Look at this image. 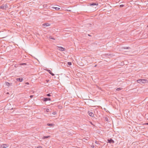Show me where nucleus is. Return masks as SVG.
I'll use <instances>...</instances> for the list:
<instances>
[{"mask_svg":"<svg viewBox=\"0 0 148 148\" xmlns=\"http://www.w3.org/2000/svg\"><path fill=\"white\" fill-rule=\"evenodd\" d=\"M33 97V95H30V97L31 98H32Z\"/></svg>","mask_w":148,"mask_h":148,"instance_id":"28","label":"nucleus"},{"mask_svg":"<svg viewBox=\"0 0 148 148\" xmlns=\"http://www.w3.org/2000/svg\"><path fill=\"white\" fill-rule=\"evenodd\" d=\"M95 143L97 144H98V141H95Z\"/></svg>","mask_w":148,"mask_h":148,"instance_id":"30","label":"nucleus"},{"mask_svg":"<svg viewBox=\"0 0 148 148\" xmlns=\"http://www.w3.org/2000/svg\"><path fill=\"white\" fill-rule=\"evenodd\" d=\"M7 8V5L6 4H3L2 5L0 6V9L6 10Z\"/></svg>","mask_w":148,"mask_h":148,"instance_id":"2","label":"nucleus"},{"mask_svg":"<svg viewBox=\"0 0 148 148\" xmlns=\"http://www.w3.org/2000/svg\"><path fill=\"white\" fill-rule=\"evenodd\" d=\"M107 142L110 143H114V141L111 138H110L107 140Z\"/></svg>","mask_w":148,"mask_h":148,"instance_id":"3","label":"nucleus"},{"mask_svg":"<svg viewBox=\"0 0 148 148\" xmlns=\"http://www.w3.org/2000/svg\"><path fill=\"white\" fill-rule=\"evenodd\" d=\"M49 79L46 80V81L47 82H48L49 81Z\"/></svg>","mask_w":148,"mask_h":148,"instance_id":"31","label":"nucleus"},{"mask_svg":"<svg viewBox=\"0 0 148 148\" xmlns=\"http://www.w3.org/2000/svg\"><path fill=\"white\" fill-rule=\"evenodd\" d=\"M88 36H91L89 34H88Z\"/></svg>","mask_w":148,"mask_h":148,"instance_id":"36","label":"nucleus"},{"mask_svg":"<svg viewBox=\"0 0 148 148\" xmlns=\"http://www.w3.org/2000/svg\"><path fill=\"white\" fill-rule=\"evenodd\" d=\"M122 89V88H117L116 89V90L117 91H119V90H121Z\"/></svg>","mask_w":148,"mask_h":148,"instance_id":"15","label":"nucleus"},{"mask_svg":"<svg viewBox=\"0 0 148 148\" xmlns=\"http://www.w3.org/2000/svg\"><path fill=\"white\" fill-rule=\"evenodd\" d=\"M8 93H8V92H7V94H8Z\"/></svg>","mask_w":148,"mask_h":148,"instance_id":"37","label":"nucleus"},{"mask_svg":"<svg viewBox=\"0 0 148 148\" xmlns=\"http://www.w3.org/2000/svg\"><path fill=\"white\" fill-rule=\"evenodd\" d=\"M47 96L48 97H50L51 96V95L50 94V93H49L47 94Z\"/></svg>","mask_w":148,"mask_h":148,"instance_id":"21","label":"nucleus"},{"mask_svg":"<svg viewBox=\"0 0 148 148\" xmlns=\"http://www.w3.org/2000/svg\"><path fill=\"white\" fill-rule=\"evenodd\" d=\"M50 100L51 99L50 98H45L43 99L44 101H50Z\"/></svg>","mask_w":148,"mask_h":148,"instance_id":"7","label":"nucleus"},{"mask_svg":"<svg viewBox=\"0 0 148 148\" xmlns=\"http://www.w3.org/2000/svg\"><path fill=\"white\" fill-rule=\"evenodd\" d=\"M106 120L107 121H108V119L107 118V119H106Z\"/></svg>","mask_w":148,"mask_h":148,"instance_id":"34","label":"nucleus"},{"mask_svg":"<svg viewBox=\"0 0 148 148\" xmlns=\"http://www.w3.org/2000/svg\"><path fill=\"white\" fill-rule=\"evenodd\" d=\"M124 6V5H120V6H119L120 7V8L123 7Z\"/></svg>","mask_w":148,"mask_h":148,"instance_id":"22","label":"nucleus"},{"mask_svg":"<svg viewBox=\"0 0 148 148\" xmlns=\"http://www.w3.org/2000/svg\"><path fill=\"white\" fill-rule=\"evenodd\" d=\"M50 74H51V75H52V76H54V75H54L53 73L52 72V73H51Z\"/></svg>","mask_w":148,"mask_h":148,"instance_id":"23","label":"nucleus"},{"mask_svg":"<svg viewBox=\"0 0 148 148\" xmlns=\"http://www.w3.org/2000/svg\"><path fill=\"white\" fill-rule=\"evenodd\" d=\"M49 38L51 39H53V40H55V38H54L52 37L51 36H50L49 37Z\"/></svg>","mask_w":148,"mask_h":148,"instance_id":"18","label":"nucleus"},{"mask_svg":"<svg viewBox=\"0 0 148 148\" xmlns=\"http://www.w3.org/2000/svg\"><path fill=\"white\" fill-rule=\"evenodd\" d=\"M145 124L148 125V123H146Z\"/></svg>","mask_w":148,"mask_h":148,"instance_id":"35","label":"nucleus"},{"mask_svg":"<svg viewBox=\"0 0 148 148\" xmlns=\"http://www.w3.org/2000/svg\"><path fill=\"white\" fill-rule=\"evenodd\" d=\"M52 8L53 9H55L56 10H59L60 9V8L55 7L54 6L52 7Z\"/></svg>","mask_w":148,"mask_h":148,"instance_id":"12","label":"nucleus"},{"mask_svg":"<svg viewBox=\"0 0 148 148\" xmlns=\"http://www.w3.org/2000/svg\"><path fill=\"white\" fill-rule=\"evenodd\" d=\"M52 113L53 114L55 115V114H56V112H53Z\"/></svg>","mask_w":148,"mask_h":148,"instance_id":"26","label":"nucleus"},{"mask_svg":"<svg viewBox=\"0 0 148 148\" xmlns=\"http://www.w3.org/2000/svg\"><path fill=\"white\" fill-rule=\"evenodd\" d=\"M50 137L49 136H44L43 137V138H47L49 137Z\"/></svg>","mask_w":148,"mask_h":148,"instance_id":"17","label":"nucleus"},{"mask_svg":"<svg viewBox=\"0 0 148 148\" xmlns=\"http://www.w3.org/2000/svg\"><path fill=\"white\" fill-rule=\"evenodd\" d=\"M5 84L6 85L8 86H10V83L8 82H5Z\"/></svg>","mask_w":148,"mask_h":148,"instance_id":"14","label":"nucleus"},{"mask_svg":"<svg viewBox=\"0 0 148 148\" xmlns=\"http://www.w3.org/2000/svg\"><path fill=\"white\" fill-rule=\"evenodd\" d=\"M137 82L138 83L140 84L145 83L148 82V80L145 79H138L137 80Z\"/></svg>","mask_w":148,"mask_h":148,"instance_id":"1","label":"nucleus"},{"mask_svg":"<svg viewBox=\"0 0 148 148\" xmlns=\"http://www.w3.org/2000/svg\"><path fill=\"white\" fill-rule=\"evenodd\" d=\"M88 115L91 117H92L94 116V114H93V113L90 111H88Z\"/></svg>","mask_w":148,"mask_h":148,"instance_id":"4","label":"nucleus"},{"mask_svg":"<svg viewBox=\"0 0 148 148\" xmlns=\"http://www.w3.org/2000/svg\"><path fill=\"white\" fill-rule=\"evenodd\" d=\"M72 63L71 62H68V64L69 65H71Z\"/></svg>","mask_w":148,"mask_h":148,"instance_id":"20","label":"nucleus"},{"mask_svg":"<svg viewBox=\"0 0 148 148\" xmlns=\"http://www.w3.org/2000/svg\"><path fill=\"white\" fill-rule=\"evenodd\" d=\"M24 64V65H27V63H23Z\"/></svg>","mask_w":148,"mask_h":148,"instance_id":"33","label":"nucleus"},{"mask_svg":"<svg viewBox=\"0 0 148 148\" xmlns=\"http://www.w3.org/2000/svg\"><path fill=\"white\" fill-rule=\"evenodd\" d=\"M47 71L50 74L51 73H52V72H51V71L50 70H49V69H47Z\"/></svg>","mask_w":148,"mask_h":148,"instance_id":"16","label":"nucleus"},{"mask_svg":"<svg viewBox=\"0 0 148 148\" xmlns=\"http://www.w3.org/2000/svg\"><path fill=\"white\" fill-rule=\"evenodd\" d=\"M59 50H60V51H64L65 50V49L64 48H63L62 47H59Z\"/></svg>","mask_w":148,"mask_h":148,"instance_id":"11","label":"nucleus"},{"mask_svg":"<svg viewBox=\"0 0 148 148\" xmlns=\"http://www.w3.org/2000/svg\"><path fill=\"white\" fill-rule=\"evenodd\" d=\"M25 84H27V85H28V84H29V83L28 82H26V83H25Z\"/></svg>","mask_w":148,"mask_h":148,"instance_id":"27","label":"nucleus"},{"mask_svg":"<svg viewBox=\"0 0 148 148\" xmlns=\"http://www.w3.org/2000/svg\"><path fill=\"white\" fill-rule=\"evenodd\" d=\"M130 48V47H124V49H129Z\"/></svg>","mask_w":148,"mask_h":148,"instance_id":"19","label":"nucleus"},{"mask_svg":"<svg viewBox=\"0 0 148 148\" xmlns=\"http://www.w3.org/2000/svg\"><path fill=\"white\" fill-rule=\"evenodd\" d=\"M50 25V24L48 23H45L43 24L42 25V26H45V27L49 26Z\"/></svg>","mask_w":148,"mask_h":148,"instance_id":"6","label":"nucleus"},{"mask_svg":"<svg viewBox=\"0 0 148 148\" xmlns=\"http://www.w3.org/2000/svg\"><path fill=\"white\" fill-rule=\"evenodd\" d=\"M49 109H46V111L47 112H48L49 111Z\"/></svg>","mask_w":148,"mask_h":148,"instance_id":"29","label":"nucleus"},{"mask_svg":"<svg viewBox=\"0 0 148 148\" xmlns=\"http://www.w3.org/2000/svg\"><path fill=\"white\" fill-rule=\"evenodd\" d=\"M114 56V55L113 53H108L106 54V56L107 57L111 56L112 57Z\"/></svg>","mask_w":148,"mask_h":148,"instance_id":"10","label":"nucleus"},{"mask_svg":"<svg viewBox=\"0 0 148 148\" xmlns=\"http://www.w3.org/2000/svg\"><path fill=\"white\" fill-rule=\"evenodd\" d=\"M147 27H148V25Z\"/></svg>","mask_w":148,"mask_h":148,"instance_id":"38","label":"nucleus"},{"mask_svg":"<svg viewBox=\"0 0 148 148\" xmlns=\"http://www.w3.org/2000/svg\"><path fill=\"white\" fill-rule=\"evenodd\" d=\"M16 79L17 81H19L20 82H22L23 80V78H17Z\"/></svg>","mask_w":148,"mask_h":148,"instance_id":"8","label":"nucleus"},{"mask_svg":"<svg viewBox=\"0 0 148 148\" xmlns=\"http://www.w3.org/2000/svg\"><path fill=\"white\" fill-rule=\"evenodd\" d=\"M37 148H42V147H41V146H38L37 147Z\"/></svg>","mask_w":148,"mask_h":148,"instance_id":"25","label":"nucleus"},{"mask_svg":"<svg viewBox=\"0 0 148 148\" xmlns=\"http://www.w3.org/2000/svg\"><path fill=\"white\" fill-rule=\"evenodd\" d=\"M7 147V145L6 144H4L2 145H0V148H5Z\"/></svg>","mask_w":148,"mask_h":148,"instance_id":"5","label":"nucleus"},{"mask_svg":"<svg viewBox=\"0 0 148 148\" xmlns=\"http://www.w3.org/2000/svg\"><path fill=\"white\" fill-rule=\"evenodd\" d=\"M91 147H92V148H94V147H95V146L93 144H92V145L91 146Z\"/></svg>","mask_w":148,"mask_h":148,"instance_id":"24","label":"nucleus"},{"mask_svg":"<svg viewBox=\"0 0 148 148\" xmlns=\"http://www.w3.org/2000/svg\"><path fill=\"white\" fill-rule=\"evenodd\" d=\"M98 5V3H91L90 4V5L91 6L97 5Z\"/></svg>","mask_w":148,"mask_h":148,"instance_id":"9","label":"nucleus"},{"mask_svg":"<svg viewBox=\"0 0 148 148\" xmlns=\"http://www.w3.org/2000/svg\"><path fill=\"white\" fill-rule=\"evenodd\" d=\"M20 65H24V64L23 63H21L20 64Z\"/></svg>","mask_w":148,"mask_h":148,"instance_id":"32","label":"nucleus"},{"mask_svg":"<svg viewBox=\"0 0 148 148\" xmlns=\"http://www.w3.org/2000/svg\"><path fill=\"white\" fill-rule=\"evenodd\" d=\"M53 124L52 123H47V125L48 126H52L53 125Z\"/></svg>","mask_w":148,"mask_h":148,"instance_id":"13","label":"nucleus"}]
</instances>
